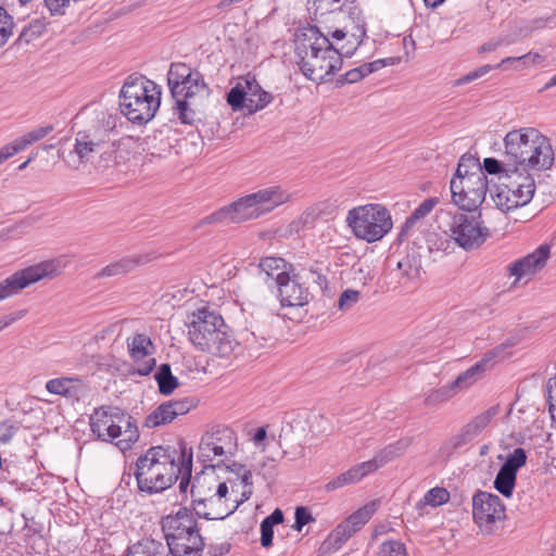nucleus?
<instances>
[{
    "label": "nucleus",
    "mask_w": 556,
    "mask_h": 556,
    "mask_svg": "<svg viewBox=\"0 0 556 556\" xmlns=\"http://www.w3.org/2000/svg\"><path fill=\"white\" fill-rule=\"evenodd\" d=\"M233 466L239 482L219 480L214 465L204 466V470L195 476L190 492L193 510L199 517L223 520L251 497L252 472L242 465Z\"/></svg>",
    "instance_id": "obj_1"
},
{
    "label": "nucleus",
    "mask_w": 556,
    "mask_h": 556,
    "mask_svg": "<svg viewBox=\"0 0 556 556\" xmlns=\"http://www.w3.org/2000/svg\"><path fill=\"white\" fill-rule=\"evenodd\" d=\"M317 26L299 28L294 35V53L302 74L321 83L342 67L343 49Z\"/></svg>",
    "instance_id": "obj_2"
},
{
    "label": "nucleus",
    "mask_w": 556,
    "mask_h": 556,
    "mask_svg": "<svg viewBox=\"0 0 556 556\" xmlns=\"http://www.w3.org/2000/svg\"><path fill=\"white\" fill-rule=\"evenodd\" d=\"M290 198V193L279 186L260 189L204 217L200 225L239 224L256 219L287 203Z\"/></svg>",
    "instance_id": "obj_3"
},
{
    "label": "nucleus",
    "mask_w": 556,
    "mask_h": 556,
    "mask_svg": "<svg viewBox=\"0 0 556 556\" xmlns=\"http://www.w3.org/2000/svg\"><path fill=\"white\" fill-rule=\"evenodd\" d=\"M187 327L189 340L200 351L228 357L238 345L222 315L207 307L192 312Z\"/></svg>",
    "instance_id": "obj_4"
},
{
    "label": "nucleus",
    "mask_w": 556,
    "mask_h": 556,
    "mask_svg": "<svg viewBox=\"0 0 556 556\" xmlns=\"http://www.w3.org/2000/svg\"><path fill=\"white\" fill-rule=\"evenodd\" d=\"M161 87L144 76L129 77L119 92L122 114L132 124H147L161 105Z\"/></svg>",
    "instance_id": "obj_5"
},
{
    "label": "nucleus",
    "mask_w": 556,
    "mask_h": 556,
    "mask_svg": "<svg viewBox=\"0 0 556 556\" xmlns=\"http://www.w3.org/2000/svg\"><path fill=\"white\" fill-rule=\"evenodd\" d=\"M181 467L162 446L151 447L136 462V479L140 491L159 493L168 489L178 478Z\"/></svg>",
    "instance_id": "obj_6"
},
{
    "label": "nucleus",
    "mask_w": 556,
    "mask_h": 556,
    "mask_svg": "<svg viewBox=\"0 0 556 556\" xmlns=\"http://www.w3.org/2000/svg\"><path fill=\"white\" fill-rule=\"evenodd\" d=\"M90 428L98 439L114 443L122 452L130 450L139 439L135 420L118 407L102 406L94 409L90 416Z\"/></svg>",
    "instance_id": "obj_7"
},
{
    "label": "nucleus",
    "mask_w": 556,
    "mask_h": 556,
    "mask_svg": "<svg viewBox=\"0 0 556 556\" xmlns=\"http://www.w3.org/2000/svg\"><path fill=\"white\" fill-rule=\"evenodd\" d=\"M162 529L173 556H200L204 541L189 509L182 507L163 518Z\"/></svg>",
    "instance_id": "obj_8"
},
{
    "label": "nucleus",
    "mask_w": 556,
    "mask_h": 556,
    "mask_svg": "<svg viewBox=\"0 0 556 556\" xmlns=\"http://www.w3.org/2000/svg\"><path fill=\"white\" fill-rule=\"evenodd\" d=\"M534 192V178L517 166L506 169L490 190L495 206L504 213L527 205L532 200Z\"/></svg>",
    "instance_id": "obj_9"
},
{
    "label": "nucleus",
    "mask_w": 556,
    "mask_h": 556,
    "mask_svg": "<svg viewBox=\"0 0 556 556\" xmlns=\"http://www.w3.org/2000/svg\"><path fill=\"white\" fill-rule=\"evenodd\" d=\"M340 13L336 14L330 23L325 24L324 28L343 49L345 56H351L366 36V24L362 10L352 0Z\"/></svg>",
    "instance_id": "obj_10"
},
{
    "label": "nucleus",
    "mask_w": 556,
    "mask_h": 556,
    "mask_svg": "<svg viewBox=\"0 0 556 556\" xmlns=\"http://www.w3.org/2000/svg\"><path fill=\"white\" fill-rule=\"evenodd\" d=\"M345 222L356 238L367 242L382 239L393 226L390 213L379 204H366L350 210Z\"/></svg>",
    "instance_id": "obj_11"
},
{
    "label": "nucleus",
    "mask_w": 556,
    "mask_h": 556,
    "mask_svg": "<svg viewBox=\"0 0 556 556\" xmlns=\"http://www.w3.org/2000/svg\"><path fill=\"white\" fill-rule=\"evenodd\" d=\"M409 445V439H401L392 444L387 445L386 447L378 451L371 459L351 467L349 470L340 473L327 482L325 490L332 492L345 485L359 482L362 479L375 472L388 463L404 455Z\"/></svg>",
    "instance_id": "obj_12"
},
{
    "label": "nucleus",
    "mask_w": 556,
    "mask_h": 556,
    "mask_svg": "<svg viewBox=\"0 0 556 556\" xmlns=\"http://www.w3.org/2000/svg\"><path fill=\"white\" fill-rule=\"evenodd\" d=\"M445 233L459 248L470 251L483 244L489 229L482 225L480 214L456 213L451 217Z\"/></svg>",
    "instance_id": "obj_13"
},
{
    "label": "nucleus",
    "mask_w": 556,
    "mask_h": 556,
    "mask_svg": "<svg viewBox=\"0 0 556 556\" xmlns=\"http://www.w3.org/2000/svg\"><path fill=\"white\" fill-rule=\"evenodd\" d=\"M453 202L464 211H475L483 201L488 191L485 173L477 167L464 179H452L450 184Z\"/></svg>",
    "instance_id": "obj_14"
},
{
    "label": "nucleus",
    "mask_w": 556,
    "mask_h": 556,
    "mask_svg": "<svg viewBox=\"0 0 556 556\" xmlns=\"http://www.w3.org/2000/svg\"><path fill=\"white\" fill-rule=\"evenodd\" d=\"M62 264L58 260H48L21 270H17L0 281L8 299L18 294L22 290L28 288L42 279H52L62 273Z\"/></svg>",
    "instance_id": "obj_15"
},
{
    "label": "nucleus",
    "mask_w": 556,
    "mask_h": 556,
    "mask_svg": "<svg viewBox=\"0 0 556 556\" xmlns=\"http://www.w3.org/2000/svg\"><path fill=\"white\" fill-rule=\"evenodd\" d=\"M273 101V96L263 90L254 77H241L227 94L233 111L245 109L249 113L263 110Z\"/></svg>",
    "instance_id": "obj_16"
},
{
    "label": "nucleus",
    "mask_w": 556,
    "mask_h": 556,
    "mask_svg": "<svg viewBox=\"0 0 556 556\" xmlns=\"http://www.w3.org/2000/svg\"><path fill=\"white\" fill-rule=\"evenodd\" d=\"M238 448L236 433L227 427H217L205 432L200 441L198 458L202 463L220 462L235 455Z\"/></svg>",
    "instance_id": "obj_17"
},
{
    "label": "nucleus",
    "mask_w": 556,
    "mask_h": 556,
    "mask_svg": "<svg viewBox=\"0 0 556 556\" xmlns=\"http://www.w3.org/2000/svg\"><path fill=\"white\" fill-rule=\"evenodd\" d=\"M472 517L483 534H491L505 519V506L497 495L479 491L472 497Z\"/></svg>",
    "instance_id": "obj_18"
},
{
    "label": "nucleus",
    "mask_w": 556,
    "mask_h": 556,
    "mask_svg": "<svg viewBox=\"0 0 556 556\" xmlns=\"http://www.w3.org/2000/svg\"><path fill=\"white\" fill-rule=\"evenodd\" d=\"M113 147L110 131L104 127L92 126L76 132L73 152L78 157V163H86L94 154L113 152Z\"/></svg>",
    "instance_id": "obj_19"
},
{
    "label": "nucleus",
    "mask_w": 556,
    "mask_h": 556,
    "mask_svg": "<svg viewBox=\"0 0 556 556\" xmlns=\"http://www.w3.org/2000/svg\"><path fill=\"white\" fill-rule=\"evenodd\" d=\"M498 413L500 406L494 405L476 415L465 424L456 434L447 439L442 448L447 453H452L466 446L489 427L493 418L497 416Z\"/></svg>",
    "instance_id": "obj_20"
},
{
    "label": "nucleus",
    "mask_w": 556,
    "mask_h": 556,
    "mask_svg": "<svg viewBox=\"0 0 556 556\" xmlns=\"http://www.w3.org/2000/svg\"><path fill=\"white\" fill-rule=\"evenodd\" d=\"M541 132L532 127L511 130L504 138V157L514 164V167L525 162L529 151L538 142Z\"/></svg>",
    "instance_id": "obj_21"
},
{
    "label": "nucleus",
    "mask_w": 556,
    "mask_h": 556,
    "mask_svg": "<svg viewBox=\"0 0 556 556\" xmlns=\"http://www.w3.org/2000/svg\"><path fill=\"white\" fill-rule=\"evenodd\" d=\"M127 350L132 362L137 364L132 374L148 376L153 371L156 365L153 357L155 346L148 334L134 333L127 339Z\"/></svg>",
    "instance_id": "obj_22"
},
{
    "label": "nucleus",
    "mask_w": 556,
    "mask_h": 556,
    "mask_svg": "<svg viewBox=\"0 0 556 556\" xmlns=\"http://www.w3.org/2000/svg\"><path fill=\"white\" fill-rule=\"evenodd\" d=\"M278 298L281 306L302 307L311 300V292L299 275L280 273L277 277Z\"/></svg>",
    "instance_id": "obj_23"
},
{
    "label": "nucleus",
    "mask_w": 556,
    "mask_h": 556,
    "mask_svg": "<svg viewBox=\"0 0 556 556\" xmlns=\"http://www.w3.org/2000/svg\"><path fill=\"white\" fill-rule=\"evenodd\" d=\"M549 257V248L548 245H540L533 253L511 263L508 266V271L510 276L515 277L514 285H516L521 279H529L535 273L541 270L546 261Z\"/></svg>",
    "instance_id": "obj_24"
},
{
    "label": "nucleus",
    "mask_w": 556,
    "mask_h": 556,
    "mask_svg": "<svg viewBox=\"0 0 556 556\" xmlns=\"http://www.w3.org/2000/svg\"><path fill=\"white\" fill-rule=\"evenodd\" d=\"M503 350L504 345L496 346L495 349L486 352L484 356L470 368L459 374L457 378L451 382L452 388H454L456 393L468 390L477 383L483 377L491 361L497 357Z\"/></svg>",
    "instance_id": "obj_25"
},
{
    "label": "nucleus",
    "mask_w": 556,
    "mask_h": 556,
    "mask_svg": "<svg viewBox=\"0 0 556 556\" xmlns=\"http://www.w3.org/2000/svg\"><path fill=\"white\" fill-rule=\"evenodd\" d=\"M555 160V154L548 139L541 134L538 142L529 151L525 162L519 165L520 170L528 172L529 168L536 170L548 169Z\"/></svg>",
    "instance_id": "obj_26"
},
{
    "label": "nucleus",
    "mask_w": 556,
    "mask_h": 556,
    "mask_svg": "<svg viewBox=\"0 0 556 556\" xmlns=\"http://www.w3.org/2000/svg\"><path fill=\"white\" fill-rule=\"evenodd\" d=\"M536 58H539L538 54H531V53H527V54H523V55L517 56V58H513V56L505 58L495 66L483 65V66L466 74L465 76L456 79L454 81V86H462L465 84H469V83L482 77L483 75L488 74L490 71H492L494 68L506 70L507 65H514L515 70H520L527 64L528 61L531 60L532 62H534V60Z\"/></svg>",
    "instance_id": "obj_27"
},
{
    "label": "nucleus",
    "mask_w": 556,
    "mask_h": 556,
    "mask_svg": "<svg viewBox=\"0 0 556 556\" xmlns=\"http://www.w3.org/2000/svg\"><path fill=\"white\" fill-rule=\"evenodd\" d=\"M351 0H308V13L313 21L325 25L331 22L336 14H341Z\"/></svg>",
    "instance_id": "obj_28"
},
{
    "label": "nucleus",
    "mask_w": 556,
    "mask_h": 556,
    "mask_svg": "<svg viewBox=\"0 0 556 556\" xmlns=\"http://www.w3.org/2000/svg\"><path fill=\"white\" fill-rule=\"evenodd\" d=\"M46 390L54 395L75 399L80 396L86 388L83 380L78 377H60L48 380L46 382Z\"/></svg>",
    "instance_id": "obj_29"
},
{
    "label": "nucleus",
    "mask_w": 556,
    "mask_h": 556,
    "mask_svg": "<svg viewBox=\"0 0 556 556\" xmlns=\"http://www.w3.org/2000/svg\"><path fill=\"white\" fill-rule=\"evenodd\" d=\"M208 96V89L205 86L204 90H195L194 87L184 86L182 92L178 99H175V109L178 113V117L184 124H192L195 117V111L193 109V99L195 97Z\"/></svg>",
    "instance_id": "obj_30"
},
{
    "label": "nucleus",
    "mask_w": 556,
    "mask_h": 556,
    "mask_svg": "<svg viewBox=\"0 0 556 556\" xmlns=\"http://www.w3.org/2000/svg\"><path fill=\"white\" fill-rule=\"evenodd\" d=\"M148 262V257L144 255H129L125 256L116 262H113L105 267H103L100 271L97 273V278H108L125 275L136 267L146 264Z\"/></svg>",
    "instance_id": "obj_31"
},
{
    "label": "nucleus",
    "mask_w": 556,
    "mask_h": 556,
    "mask_svg": "<svg viewBox=\"0 0 556 556\" xmlns=\"http://www.w3.org/2000/svg\"><path fill=\"white\" fill-rule=\"evenodd\" d=\"M191 72L192 70L185 63H174L170 65L167 81L174 99H178L179 94L182 92V85L188 76H190Z\"/></svg>",
    "instance_id": "obj_32"
},
{
    "label": "nucleus",
    "mask_w": 556,
    "mask_h": 556,
    "mask_svg": "<svg viewBox=\"0 0 556 556\" xmlns=\"http://www.w3.org/2000/svg\"><path fill=\"white\" fill-rule=\"evenodd\" d=\"M356 532V529L345 519L329 534L324 546L331 551H338Z\"/></svg>",
    "instance_id": "obj_33"
},
{
    "label": "nucleus",
    "mask_w": 556,
    "mask_h": 556,
    "mask_svg": "<svg viewBox=\"0 0 556 556\" xmlns=\"http://www.w3.org/2000/svg\"><path fill=\"white\" fill-rule=\"evenodd\" d=\"M260 280L267 282L268 279H271L277 285V277L280 273L286 271V262L281 257H273L268 256L261 261L260 263Z\"/></svg>",
    "instance_id": "obj_34"
},
{
    "label": "nucleus",
    "mask_w": 556,
    "mask_h": 556,
    "mask_svg": "<svg viewBox=\"0 0 556 556\" xmlns=\"http://www.w3.org/2000/svg\"><path fill=\"white\" fill-rule=\"evenodd\" d=\"M175 418V412L172 410L167 402H164L146 417L143 425L147 428L153 429L169 424Z\"/></svg>",
    "instance_id": "obj_35"
},
{
    "label": "nucleus",
    "mask_w": 556,
    "mask_h": 556,
    "mask_svg": "<svg viewBox=\"0 0 556 556\" xmlns=\"http://www.w3.org/2000/svg\"><path fill=\"white\" fill-rule=\"evenodd\" d=\"M163 545L154 540H141L129 546L126 556H162Z\"/></svg>",
    "instance_id": "obj_36"
},
{
    "label": "nucleus",
    "mask_w": 556,
    "mask_h": 556,
    "mask_svg": "<svg viewBox=\"0 0 556 556\" xmlns=\"http://www.w3.org/2000/svg\"><path fill=\"white\" fill-rule=\"evenodd\" d=\"M155 380L162 394L168 395L178 387V379L172 374L168 364H162L156 372Z\"/></svg>",
    "instance_id": "obj_37"
},
{
    "label": "nucleus",
    "mask_w": 556,
    "mask_h": 556,
    "mask_svg": "<svg viewBox=\"0 0 556 556\" xmlns=\"http://www.w3.org/2000/svg\"><path fill=\"white\" fill-rule=\"evenodd\" d=\"M450 500V493L444 488H432L416 504V509L420 513L426 506L438 507L445 504Z\"/></svg>",
    "instance_id": "obj_38"
},
{
    "label": "nucleus",
    "mask_w": 556,
    "mask_h": 556,
    "mask_svg": "<svg viewBox=\"0 0 556 556\" xmlns=\"http://www.w3.org/2000/svg\"><path fill=\"white\" fill-rule=\"evenodd\" d=\"M397 268L404 277L410 280L418 279L421 273V263L417 255L407 254L397 262Z\"/></svg>",
    "instance_id": "obj_39"
},
{
    "label": "nucleus",
    "mask_w": 556,
    "mask_h": 556,
    "mask_svg": "<svg viewBox=\"0 0 556 556\" xmlns=\"http://www.w3.org/2000/svg\"><path fill=\"white\" fill-rule=\"evenodd\" d=\"M516 476L517 473L501 467L494 480L495 489L506 497L511 496Z\"/></svg>",
    "instance_id": "obj_40"
},
{
    "label": "nucleus",
    "mask_w": 556,
    "mask_h": 556,
    "mask_svg": "<svg viewBox=\"0 0 556 556\" xmlns=\"http://www.w3.org/2000/svg\"><path fill=\"white\" fill-rule=\"evenodd\" d=\"M377 509V502L372 501L353 513L346 520L356 529L361 530L362 527L368 522Z\"/></svg>",
    "instance_id": "obj_41"
},
{
    "label": "nucleus",
    "mask_w": 556,
    "mask_h": 556,
    "mask_svg": "<svg viewBox=\"0 0 556 556\" xmlns=\"http://www.w3.org/2000/svg\"><path fill=\"white\" fill-rule=\"evenodd\" d=\"M456 393L452 384H446L429 391L425 396V405L437 406L451 400Z\"/></svg>",
    "instance_id": "obj_42"
},
{
    "label": "nucleus",
    "mask_w": 556,
    "mask_h": 556,
    "mask_svg": "<svg viewBox=\"0 0 556 556\" xmlns=\"http://www.w3.org/2000/svg\"><path fill=\"white\" fill-rule=\"evenodd\" d=\"M47 27V23L43 18L33 20L21 33L18 41L29 43L31 40L40 37Z\"/></svg>",
    "instance_id": "obj_43"
},
{
    "label": "nucleus",
    "mask_w": 556,
    "mask_h": 556,
    "mask_svg": "<svg viewBox=\"0 0 556 556\" xmlns=\"http://www.w3.org/2000/svg\"><path fill=\"white\" fill-rule=\"evenodd\" d=\"M514 168V164L508 161L506 157L504 161H498L493 157H486L483 161V173L497 175V178L502 176L506 169Z\"/></svg>",
    "instance_id": "obj_44"
},
{
    "label": "nucleus",
    "mask_w": 556,
    "mask_h": 556,
    "mask_svg": "<svg viewBox=\"0 0 556 556\" xmlns=\"http://www.w3.org/2000/svg\"><path fill=\"white\" fill-rule=\"evenodd\" d=\"M439 203L438 198H430L425 200L414 212L413 214L407 218L405 226L410 227L413 224H415L417 220L424 218L427 216L433 207Z\"/></svg>",
    "instance_id": "obj_45"
},
{
    "label": "nucleus",
    "mask_w": 556,
    "mask_h": 556,
    "mask_svg": "<svg viewBox=\"0 0 556 556\" xmlns=\"http://www.w3.org/2000/svg\"><path fill=\"white\" fill-rule=\"evenodd\" d=\"M527 462V453L523 448L518 447L510 453L506 462L503 464V468L517 473L518 469L522 467Z\"/></svg>",
    "instance_id": "obj_46"
},
{
    "label": "nucleus",
    "mask_w": 556,
    "mask_h": 556,
    "mask_svg": "<svg viewBox=\"0 0 556 556\" xmlns=\"http://www.w3.org/2000/svg\"><path fill=\"white\" fill-rule=\"evenodd\" d=\"M328 204L326 202L317 203L308 207L306 211L303 212L301 215V223L305 227H311L314 225V223L321 217V215L325 213V210L327 208Z\"/></svg>",
    "instance_id": "obj_47"
},
{
    "label": "nucleus",
    "mask_w": 556,
    "mask_h": 556,
    "mask_svg": "<svg viewBox=\"0 0 556 556\" xmlns=\"http://www.w3.org/2000/svg\"><path fill=\"white\" fill-rule=\"evenodd\" d=\"M53 130L52 125H47L42 127H38L23 136L20 137L24 148L26 149L28 146L43 139Z\"/></svg>",
    "instance_id": "obj_48"
},
{
    "label": "nucleus",
    "mask_w": 556,
    "mask_h": 556,
    "mask_svg": "<svg viewBox=\"0 0 556 556\" xmlns=\"http://www.w3.org/2000/svg\"><path fill=\"white\" fill-rule=\"evenodd\" d=\"M379 556H407L406 547L397 540L387 541L381 544Z\"/></svg>",
    "instance_id": "obj_49"
},
{
    "label": "nucleus",
    "mask_w": 556,
    "mask_h": 556,
    "mask_svg": "<svg viewBox=\"0 0 556 556\" xmlns=\"http://www.w3.org/2000/svg\"><path fill=\"white\" fill-rule=\"evenodd\" d=\"M13 30V18L8 12L0 7V47H2Z\"/></svg>",
    "instance_id": "obj_50"
},
{
    "label": "nucleus",
    "mask_w": 556,
    "mask_h": 556,
    "mask_svg": "<svg viewBox=\"0 0 556 556\" xmlns=\"http://www.w3.org/2000/svg\"><path fill=\"white\" fill-rule=\"evenodd\" d=\"M266 298V291L265 290H258L256 287H248L243 293L242 299L244 303L249 305H261Z\"/></svg>",
    "instance_id": "obj_51"
},
{
    "label": "nucleus",
    "mask_w": 556,
    "mask_h": 556,
    "mask_svg": "<svg viewBox=\"0 0 556 556\" xmlns=\"http://www.w3.org/2000/svg\"><path fill=\"white\" fill-rule=\"evenodd\" d=\"M359 300V292L356 290L348 289L343 291L338 300V307L341 311H349Z\"/></svg>",
    "instance_id": "obj_52"
},
{
    "label": "nucleus",
    "mask_w": 556,
    "mask_h": 556,
    "mask_svg": "<svg viewBox=\"0 0 556 556\" xmlns=\"http://www.w3.org/2000/svg\"><path fill=\"white\" fill-rule=\"evenodd\" d=\"M25 148L20 139L16 138L15 140H13L12 142L3 146L1 149H0V165L5 162L7 160H9L10 157L14 156L15 154H17L18 152L21 151H24Z\"/></svg>",
    "instance_id": "obj_53"
},
{
    "label": "nucleus",
    "mask_w": 556,
    "mask_h": 556,
    "mask_svg": "<svg viewBox=\"0 0 556 556\" xmlns=\"http://www.w3.org/2000/svg\"><path fill=\"white\" fill-rule=\"evenodd\" d=\"M470 165L475 167V170L477 169V167H480L479 164H477V161L471 156H462L455 176L452 179H464V177L467 176L468 174H472V172L469 170Z\"/></svg>",
    "instance_id": "obj_54"
},
{
    "label": "nucleus",
    "mask_w": 556,
    "mask_h": 556,
    "mask_svg": "<svg viewBox=\"0 0 556 556\" xmlns=\"http://www.w3.org/2000/svg\"><path fill=\"white\" fill-rule=\"evenodd\" d=\"M18 427L10 420L0 421V443L7 444L15 435Z\"/></svg>",
    "instance_id": "obj_55"
},
{
    "label": "nucleus",
    "mask_w": 556,
    "mask_h": 556,
    "mask_svg": "<svg viewBox=\"0 0 556 556\" xmlns=\"http://www.w3.org/2000/svg\"><path fill=\"white\" fill-rule=\"evenodd\" d=\"M294 516L295 522L293 525V529L298 531H301L305 525L314 521L312 514L303 506L296 507Z\"/></svg>",
    "instance_id": "obj_56"
},
{
    "label": "nucleus",
    "mask_w": 556,
    "mask_h": 556,
    "mask_svg": "<svg viewBox=\"0 0 556 556\" xmlns=\"http://www.w3.org/2000/svg\"><path fill=\"white\" fill-rule=\"evenodd\" d=\"M547 400L549 412L554 420H556V374L551 378L546 384Z\"/></svg>",
    "instance_id": "obj_57"
},
{
    "label": "nucleus",
    "mask_w": 556,
    "mask_h": 556,
    "mask_svg": "<svg viewBox=\"0 0 556 556\" xmlns=\"http://www.w3.org/2000/svg\"><path fill=\"white\" fill-rule=\"evenodd\" d=\"M170 405L172 410L175 412V417L187 414L193 406V401L189 399L176 400V401H167Z\"/></svg>",
    "instance_id": "obj_58"
},
{
    "label": "nucleus",
    "mask_w": 556,
    "mask_h": 556,
    "mask_svg": "<svg viewBox=\"0 0 556 556\" xmlns=\"http://www.w3.org/2000/svg\"><path fill=\"white\" fill-rule=\"evenodd\" d=\"M25 311H17L12 312L10 314L3 315L0 317V332L11 326L12 324L16 323L17 320L22 319L25 316Z\"/></svg>",
    "instance_id": "obj_59"
},
{
    "label": "nucleus",
    "mask_w": 556,
    "mask_h": 556,
    "mask_svg": "<svg viewBox=\"0 0 556 556\" xmlns=\"http://www.w3.org/2000/svg\"><path fill=\"white\" fill-rule=\"evenodd\" d=\"M353 280L359 281L363 285H366L367 280H371L372 277L370 275L368 265H359L357 267H353Z\"/></svg>",
    "instance_id": "obj_60"
},
{
    "label": "nucleus",
    "mask_w": 556,
    "mask_h": 556,
    "mask_svg": "<svg viewBox=\"0 0 556 556\" xmlns=\"http://www.w3.org/2000/svg\"><path fill=\"white\" fill-rule=\"evenodd\" d=\"M274 527L266 522H261V544L263 547H269L273 544Z\"/></svg>",
    "instance_id": "obj_61"
},
{
    "label": "nucleus",
    "mask_w": 556,
    "mask_h": 556,
    "mask_svg": "<svg viewBox=\"0 0 556 556\" xmlns=\"http://www.w3.org/2000/svg\"><path fill=\"white\" fill-rule=\"evenodd\" d=\"M182 86L194 87L195 90H204L205 83L198 71H192Z\"/></svg>",
    "instance_id": "obj_62"
},
{
    "label": "nucleus",
    "mask_w": 556,
    "mask_h": 556,
    "mask_svg": "<svg viewBox=\"0 0 556 556\" xmlns=\"http://www.w3.org/2000/svg\"><path fill=\"white\" fill-rule=\"evenodd\" d=\"M384 65H386L384 60H377V61H374L370 63L363 64V65L358 66L357 70L361 72L362 78H364L365 76L371 74L372 72H376V71L382 68Z\"/></svg>",
    "instance_id": "obj_63"
},
{
    "label": "nucleus",
    "mask_w": 556,
    "mask_h": 556,
    "mask_svg": "<svg viewBox=\"0 0 556 556\" xmlns=\"http://www.w3.org/2000/svg\"><path fill=\"white\" fill-rule=\"evenodd\" d=\"M267 525L274 527L275 525H279L283 522V514L280 509H275L269 516H267L264 520Z\"/></svg>",
    "instance_id": "obj_64"
}]
</instances>
